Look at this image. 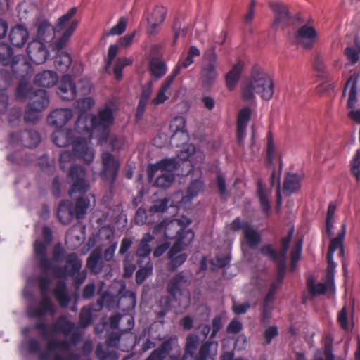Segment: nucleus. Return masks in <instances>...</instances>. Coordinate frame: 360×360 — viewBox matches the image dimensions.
<instances>
[{"mask_svg":"<svg viewBox=\"0 0 360 360\" xmlns=\"http://www.w3.org/2000/svg\"><path fill=\"white\" fill-rule=\"evenodd\" d=\"M34 328L37 330L43 339L46 342V352L40 354L39 360H79V355L68 352L65 356L59 353L55 354L52 357L51 352H68L70 344L68 340H56L55 336L58 333H63L65 336L70 335L75 328V325L64 315L59 316L56 321L48 325L45 322L39 321L35 323Z\"/></svg>","mask_w":360,"mask_h":360,"instance_id":"1","label":"nucleus"},{"mask_svg":"<svg viewBox=\"0 0 360 360\" xmlns=\"http://www.w3.org/2000/svg\"><path fill=\"white\" fill-rule=\"evenodd\" d=\"M274 85L271 76L259 65L252 68L250 79L242 87V98L246 102L254 101L255 94L263 100H270L274 94Z\"/></svg>","mask_w":360,"mask_h":360,"instance_id":"2","label":"nucleus"},{"mask_svg":"<svg viewBox=\"0 0 360 360\" xmlns=\"http://www.w3.org/2000/svg\"><path fill=\"white\" fill-rule=\"evenodd\" d=\"M115 117L113 110L109 105H105L100 109L96 115L91 116V127L86 124V115L82 113L79 115L75 128L79 132H90L98 134V142L100 145L105 143L108 140L110 127L114 124Z\"/></svg>","mask_w":360,"mask_h":360,"instance_id":"3","label":"nucleus"},{"mask_svg":"<svg viewBox=\"0 0 360 360\" xmlns=\"http://www.w3.org/2000/svg\"><path fill=\"white\" fill-rule=\"evenodd\" d=\"M86 169L78 165H72L68 174V181L71 184L69 194L72 196L75 193L84 195L89 188V183L86 179ZM90 207V198L88 196H81L76 201L75 217L77 219H82Z\"/></svg>","mask_w":360,"mask_h":360,"instance_id":"4","label":"nucleus"},{"mask_svg":"<svg viewBox=\"0 0 360 360\" xmlns=\"http://www.w3.org/2000/svg\"><path fill=\"white\" fill-rule=\"evenodd\" d=\"M52 269H51L47 273H43L44 276H41L39 280V285L42 295V299L40 301L38 306L30 305L27 309V315L30 318H41L46 314H49L53 316L56 314V307L52 302L50 297L48 295V290L49 288L51 281L46 275L51 270H53L56 277L60 278L62 274V269L52 264Z\"/></svg>","mask_w":360,"mask_h":360,"instance_id":"5","label":"nucleus"},{"mask_svg":"<svg viewBox=\"0 0 360 360\" xmlns=\"http://www.w3.org/2000/svg\"><path fill=\"white\" fill-rule=\"evenodd\" d=\"M191 223V221L182 216L180 219L170 220L165 224L162 221L158 227V230L164 229L165 236L168 239H176L174 244H183L189 245L193 241L195 234L192 229H187L186 226Z\"/></svg>","mask_w":360,"mask_h":360,"instance_id":"6","label":"nucleus"},{"mask_svg":"<svg viewBox=\"0 0 360 360\" xmlns=\"http://www.w3.org/2000/svg\"><path fill=\"white\" fill-rule=\"evenodd\" d=\"M199 345L200 338L197 335L189 334L187 336L185 352L182 356L184 360H214L218 343L215 341H207L200 346L198 354H196Z\"/></svg>","mask_w":360,"mask_h":360,"instance_id":"7","label":"nucleus"},{"mask_svg":"<svg viewBox=\"0 0 360 360\" xmlns=\"http://www.w3.org/2000/svg\"><path fill=\"white\" fill-rule=\"evenodd\" d=\"M190 272L181 271L174 275L167 282L166 291L169 296L162 297L160 300L161 306L168 311L171 307V299L178 301L191 283Z\"/></svg>","mask_w":360,"mask_h":360,"instance_id":"8","label":"nucleus"},{"mask_svg":"<svg viewBox=\"0 0 360 360\" xmlns=\"http://www.w3.org/2000/svg\"><path fill=\"white\" fill-rule=\"evenodd\" d=\"M77 12V7L71 8L65 14L58 18L55 29L48 20H38L35 23L37 27V39L35 40L44 43L51 41L53 39L55 32L63 30Z\"/></svg>","mask_w":360,"mask_h":360,"instance_id":"9","label":"nucleus"},{"mask_svg":"<svg viewBox=\"0 0 360 360\" xmlns=\"http://www.w3.org/2000/svg\"><path fill=\"white\" fill-rule=\"evenodd\" d=\"M94 150L88 145L85 138H79L73 145V152L64 150L60 155V167L63 171L67 169V163L72 162L75 158L83 160L86 163L93 162Z\"/></svg>","mask_w":360,"mask_h":360,"instance_id":"10","label":"nucleus"},{"mask_svg":"<svg viewBox=\"0 0 360 360\" xmlns=\"http://www.w3.org/2000/svg\"><path fill=\"white\" fill-rule=\"evenodd\" d=\"M44 241L36 240L34 243V257L39 270L47 273L52 269V259L47 257V248L52 240V231L48 226L42 229Z\"/></svg>","mask_w":360,"mask_h":360,"instance_id":"11","label":"nucleus"},{"mask_svg":"<svg viewBox=\"0 0 360 360\" xmlns=\"http://www.w3.org/2000/svg\"><path fill=\"white\" fill-rule=\"evenodd\" d=\"M91 86L88 80L81 79L78 83V92L85 96L90 93ZM58 94L63 100L72 101L77 95V87L73 78L70 75H65L62 77L58 89Z\"/></svg>","mask_w":360,"mask_h":360,"instance_id":"12","label":"nucleus"},{"mask_svg":"<svg viewBox=\"0 0 360 360\" xmlns=\"http://www.w3.org/2000/svg\"><path fill=\"white\" fill-rule=\"evenodd\" d=\"M102 169L100 172L101 178L112 186L115 182L120 168L118 159L109 152H104L101 155Z\"/></svg>","mask_w":360,"mask_h":360,"instance_id":"13","label":"nucleus"},{"mask_svg":"<svg viewBox=\"0 0 360 360\" xmlns=\"http://www.w3.org/2000/svg\"><path fill=\"white\" fill-rule=\"evenodd\" d=\"M230 228L234 231H243V240L250 248H255L261 241L260 234L249 222L242 221L239 217L232 221Z\"/></svg>","mask_w":360,"mask_h":360,"instance_id":"14","label":"nucleus"},{"mask_svg":"<svg viewBox=\"0 0 360 360\" xmlns=\"http://www.w3.org/2000/svg\"><path fill=\"white\" fill-rule=\"evenodd\" d=\"M318 39V32L314 27L305 24L299 27L294 33V42L304 49L314 48Z\"/></svg>","mask_w":360,"mask_h":360,"instance_id":"15","label":"nucleus"},{"mask_svg":"<svg viewBox=\"0 0 360 360\" xmlns=\"http://www.w3.org/2000/svg\"><path fill=\"white\" fill-rule=\"evenodd\" d=\"M346 229H347L346 224L343 223L341 226V230L338 233L337 237L331 239V240H330V245L328 247V251L327 253L328 266H327L326 272L335 273L337 264H335V262L333 260V255H334L335 252L337 250H339V256L340 257H344L345 250H344L343 242H344L345 234H346Z\"/></svg>","mask_w":360,"mask_h":360,"instance_id":"16","label":"nucleus"},{"mask_svg":"<svg viewBox=\"0 0 360 360\" xmlns=\"http://www.w3.org/2000/svg\"><path fill=\"white\" fill-rule=\"evenodd\" d=\"M269 6L274 15L271 25L274 30H282L290 26L292 16L285 4L281 2H271Z\"/></svg>","mask_w":360,"mask_h":360,"instance_id":"17","label":"nucleus"},{"mask_svg":"<svg viewBox=\"0 0 360 360\" xmlns=\"http://www.w3.org/2000/svg\"><path fill=\"white\" fill-rule=\"evenodd\" d=\"M169 129L172 132L170 138L172 146L179 147L188 141V134L186 130V120L184 117H175L171 121Z\"/></svg>","mask_w":360,"mask_h":360,"instance_id":"18","label":"nucleus"},{"mask_svg":"<svg viewBox=\"0 0 360 360\" xmlns=\"http://www.w3.org/2000/svg\"><path fill=\"white\" fill-rule=\"evenodd\" d=\"M41 141L39 134L34 130H25L19 134L11 133L8 137V142L11 146L20 143L25 148H34L38 146Z\"/></svg>","mask_w":360,"mask_h":360,"instance_id":"19","label":"nucleus"},{"mask_svg":"<svg viewBox=\"0 0 360 360\" xmlns=\"http://www.w3.org/2000/svg\"><path fill=\"white\" fill-rule=\"evenodd\" d=\"M178 347L177 337L172 335L164 340L145 360H165L170 353Z\"/></svg>","mask_w":360,"mask_h":360,"instance_id":"20","label":"nucleus"},{"mask_svg":"<svg viewBox=\"0 0 360 360\" xmlns=\"http://www.w3.org/2000/svg\"><path fill=\"white\" fill-rule=\"evenodd\" d=\"M27 53L32 63L37 65L44 63L49 56L44 42L34 39L28 44Z\"/></svg>","mask_w":360,"mask_h":360,"instance_id":"21","label":"nucleus"},{"mask_svg":"<svg viewBox=\"0 0 360 360\" xmlns=\"http://www.w3.org/2000/svg\"><path fill=\"white\" fill-rule=\"evenodd\" d=\"M179 166L176 158H165L155 164L150 165L147 169L148 178L152 181L157 172H169L174 174Z\"/></svg>","mask_w":360,"mask_h":360,"instance_id":"22","label":"nucleus"},{"mask_svg":"<svg viewBox=\"0 0 360 360\" xmlns=\"http://www.w3.org/2000/svg\"><path fill=\"white\" fill-rule=\"evenodd\" d=\"M29 103L30 110L34 111H43L49 104V98L47 91L44 89H37L28 92Z\"/></svg>","mask_w":360,"mask_h":360,"instance_id":"23","label":"nucleus"},{"mask_svg":"<svg viewBox=\"0 0 360 360\" xmlns=\"http://www.w3.org/2000/svg\"><path fill=\"white\" fill-rule=\"evenodd\" d=\"M72 116L73 113L70 109H56L47 117V122L52 127L58 129L63 128L72 119Z\"/></svg>","mask_w":360,"mask_h":360,"instance_id":"24","label":"nucleus"},{"mask_svg":"<svg viewBox=\"0 0 360 360\" xmlns=\"http://www.w3.org/2000/svg\"><path fill=\"white\" fill-rule=\"evenodd\" d=\"M251 109L250 107H244L239 112L236 122V134L238 142L240 145L243 143L246 136V129L251 119Z\"/></svg>","mask_w":360,"mask_h":360,"instance_id":"25","label":"nucleus"},{"mask_svg":"<svg viewBox=\"0 0 360 360\" xmlns=\"http://www.w3.org/2000/svg\"><path fill=\"white\" fill-rule=\"evenodd\" d=\"M187 245L183 244H174L167 252L168 259L170 260L168 264V270L174 271L181 265H182L187 259V255L179 253Z\"/></svg>","mask_w":360,"mask_h":360,"instance_id":"26","label":"nucleus"},{"mask_svg":"<svg viewBox=\"0 0 360 360\" xmlns=\"http://www.w3.org/2000/svg\"><path fill=\"white\" fill-rule=\"evenodd\" d=\"M200 56V51L197 46H190L186 56L184 58H181L178 61L169 76L174 79L176 77L180 74L182 68H188L194 63L193 58Z\"/></svg>","mask_w":360,"mask_h":360,"instance_id":"27","label":"nucleus"},{"mask_svg":"<svg viewBox=\"0 0 360 360\" xmlns=\"http://www.w3.org/2000/svg\"><path fill=\"white\" fill-rule=\"evenodd\" d=\"M79 137L74 139V131L71 129L68 128H59L56 129L52 134V139L53 143L58 147H66L74 143L79 139Z\"/></svg>","mask_w":360,"mask_h":360,"instance_id":"28","label":"nucleus"},{"mask_svg":"<svg viewBox=\"0 0 360 360\" xmlns=\"http://www.w3.org/2000/svg\"><path fill=\"white\" fill-rule=\"evenodd\" d=\"M57 215L63 224H69L75 217L73 203L69 200H63L58 205Z\"/></svg>","mask_w":360,"mask_h":360,"instance_id":"29","label":"nucleus"},{"mask_svg":"<svg viewBox=\"0 0 360 360\" xmlns=\"http://www.w3.org/2000/svg\"><path fill=\"white\" fill-rule=\"evenodd\" d=\"M78 24L79 20L73 19V18L69 21L68 23V26L62 35L53 42V50L57 51V53L61 52L60 50L66 46L68 41L77 27Z\"/></svg>","mask_w":360,"mask_h":360,"instance_id":"30","label":"nucleus"},{"mask_svg":"<svg viewBox=\"0 0 360 360\" xmlns=\"http://www.w3.org/2000/svg\"><path fill=\"white\" fill-rule=\"evenodd\" d=\"M29 38V32L22 25H16L9 33L11 43L17 47H22L25 44Z\"/></svg>","mask_w":360,"mask_h":360,"instance_id":"31","label":"nucleus"},{"mask_svg":"<svg viewBox=\"0 0 360 360\" xmlns=\"http://www.w3.org/2000/svg\"><path fill=\"white\" fill-rule=\"evenodd\" d=\"M58 81V76L56 72L53 70H44L37 74L34 79L35 84L46 88L53 86Z\"/></svg>","mask_w":360,"mask_h":360,"instance_id":"32","label":"nucleus"},{"mask_svg":"<svg viewBox=\"0 0 360 360\" xmlns=\"http://www.w3.org/2000/svg\"><path fill=\"white\" fill-rule=\"evenodd\" d=\"M82 266V261L78 257L77 253L72 252L68 254L65 257V263L64 270L66 275L74 276L81 270Z\"/></svg>","mask_w":360,"mask_h":360,"instance_id":"33","label":"nucleus"},{"mask_svg":"<svg viewBox=\"0 0 360 360\" xmlns=\"http://www.w3.org/2000/svg\"><path fill=\"white\" fill-rule=\"evenodd\" d=\"M174 79L170 76H168L165 82L162 84L159 89L155 97L150 101V105L153 106H158L164 103L169 99V96L167 95V91L169 90L170 86L174 82Z\"/></svg>","mask_w":360,"mask_h":360,"instance_id":"34","label":"nucleus"},{"mask_svg":"<svg viewBox=\"0 0 360 360\" xmlns=\"http://www.w3.org/2000/svg\"><path fill=\"white\" fill-rule=\"evenodd\" d=\"M203 184L200 180L193 181L188 186L186 194L182 197L180 202L183 206H187L191 204L193 198L196 197L202 189Z\"/></svg>","mask_w":360,"mask_h":360,"instance_id":"35","label":"nucleus"},{"mask_svg":"<svg viewBox=\"0 0 360 360\" xmlns=\"http://www.w3.org/2000/svg\"><path fill=\"white\" fill-rule=\"evenodd\" d=\"M301 187V177L296 174H288L283 183V191L286 195H291Z\"/></svg>","mask_w":360,"mask_h":360,"instance_id":"36","label":"nucleus"},{"mask_svg":"<svg viewBox=\"0 0 360 360\" xmlns=\"http://www.w3.org/2000/svg\"><path fill=\"white\" fill-rule=\"evenodd\" d=\"M243 64L241 62H238L235 64L232 69L226 75V83L227 88L230 91H233L240 78Z\"/></svg>","mask_w":360,"mask_h":360,"instance_id":"37","label":"nucleus"},{"mask_svg":"<svg viewBox=\"0 0 360 360\" xmlns=\"http://www.w3.org/2000/svg\"><path fill=\"white\" fill-rule=\"evenodd\" d=\"M53 63L56 68L60 72H66L72 63V57L70 54L66 51L57 53L54 57Z\"/></svg>","mask_w":360,"mask_h":360,"instance_id":"38","label":"nucleus"},{"mask_svg":"<svg viewBox=\"0 0 360 360\" xmlns=\"http://www.w3.org/2000/svg\"><path fill=\"white\" fill-rule=\"evenodd\" d=\"M154 240V236L150 233H145L141 239L136 252L137 257L140 258H148L151 252L150 243Z\"/></svg>","mask_w":360,"mask_h":360,"instance_id":"39","label":"nucleus"},{"mask_svg":"<svg viewBox=\"0 0 360 360\" xmlns=\"http://www.w3.org/2000/svg\"><path fill=\"white\" fill-rule=\"evenodd\" d=\"M13 49L6 43H0V63L4 66L11 65L14 71L15 64Z\"/></svg>","mask_w":360,"mask_h":360,"instance_id":"40","label":"nucleus"},{"mask_svg":"<svg viewBox=\"0 0 360 360\" xmlns=\"http://www.w3.org/2000/svg\"><path fill=\"white\" fill-rule=\"evenodd\" d=\"M53 294L61 307H67L70 302L66 283L59 282L53 290Z\"/></svg>","mask_w":360,"mask_h":360,"instance_id":"41","label":"nucleus"},{"mask_svg":"<svg viewBox=\"0 0 360 360\" xmlns=\"http://www.w3.org/2000/svg\"><path fill=\"white\" fill-rule=\"evenodd\" d=\"M86 266L89 269L91 274H100L103 267V262L102 261L100 252H92L88 257L86 260Z\"/></svg>","mask_w":360,"mask_h":360,"instance_id":"42","label":"nucleus"},{"mask_svg":"<svg viewBox=\"0 0 360 360\" xmlns=\"http://www.w3.org/2000/svg\"><path fill=\"white\" fill-rule=\"evenodd\" d=\"M136 306V295L133 292H127L117 301V307L123 311L133 309Z\"/></svg>","mask_w":360,"mask_h":360,"instance_id":"43","label":"nucleus"},{"mask_svg":"<svg viewBox=\"0 0 360 360\" xmlns=\"http://www.w3.org/2000/svg\"><path fill=\"white\" fill-rule=\"evenodd\" d=\"M196 155L201 160L204 159V154L200 150H197L193 144H186L183 147V150L179 152L178 157L183 160H191L193 155Z\"/></svg>","mask_w":360,"mask_h":360,"instance_id":"44","label":"nucleus"},{"mask_svg":"<svg viewBox=\"0 0 360 360\" xmlns=\"http://www.w3.org/2000/svg\"><path fill=\"white\" fill-rule=\"evenodd\" d=\"M357 80H358V76H351L348 81L346 83L345 88L343 91V93H345L346 88L348 86V85L351 83V87L349 92V98L347 101V108H352L354 105L356 104L357 101V89H356V85H357Z\"/></svg>","mask_w":360,"mask_h":360,"instance_id":"45","label":"nucleus"},{"mask_svg":"<svg viewBox=\"0 0 360 360\" xmlns=\"http://www.w3.org/2000/svg\"><path fill=\"white\" fill-rule=\"evenodd\" d=\"M150 71L151 74L160 79L167 72V66L165 62L159 59H153L150 63Z\"/></svg>","mask_w":360,"mask_h":360,"instance_id":"46","label":"nucleus"},{"mask_svg":"<svg viewBox=\"0 0 360 360\" xmlns=\"http://www.w3.org/2000/svg\"><path fill=\"white\" fill-rule=\"evenodd\" d=\"M117 301L118 300L115 295L105 292L102 297L98 300L97 304L99 305L100 309L105 307L108 310H111L117 307Z\"/></svg>","mask_w":360,"mask_h":360,"instance_id":"47","label":"nucleus"},{"mask_svg":"<svg viewBox=\"0 0 360 360\" xmlns=\"http://www.w3.org/2000/svg\"><path fill=\"white\" fill-rule=\"evenodd\" d=\"M134 221L136 224L143 225L145 224H152L155 222V219L149 212L148 213L146 209L139 207L135 214Z\"/></svg>","mask_w":360,"mask_h":360,"instance_id":"48","label":"nucleus"},{"mask_svg":"<svg viewBox=\"0 0 360 360\" xmlns=\"http://www.w3.org/2000/svg\"><path fill=\"white\" fill-rule=\"evenodd\" d=\"M96 354L99 360H117L118 356L117 353L114 350H108V348L106 347L101 343H99L96 346Z\"/></svg>","mask_w":360,"mask_h":360,"instance_id":"49","label":"nucleus"},{"mask_svg":"<svg viewBox=\"0 0 360 360\" xmlns=\"http://www.w3.org/2000/svg\"><path fill=\"white\" fill-rule=\"evenodd\" d=\"M169 200L167 198H162L156 200L153 205L149 209V212L153 214L155 219L159 218V215L165 212L168 209Z\"/></svg>","mask_w":360,"mask_h":360,"instance_id":"50","label":"nucleus"},{"mask_svg":"<svg viewBox=\"0 0 360 360\" xmlns=\"http://www.w3.org/2000/svg\"><path fill=\"white\" fill-rule=\"evenodd\" d=\"M217 76L216 65L205 64L202 70V82L211 84Z\"/></svg>","mask_w":360,"mask_h":360,"instance_id":"51","label":"nucleus"},{"mask_svg":"<svg viewBox=\"0 0 360 360\" xmlns=\"http://www.w3.org/2000/svg\"><path fill=\"white\" fill-rule=\"evenodd\" d=\"M307 286L309 292L312 296L318 295H324L328 290L327 285L323 283H315L313 278H308L307 281Z\"/></svg>","mask_w":360,"mask_h":360,"instance_id":"52","label":"nucleus"},{"mask_svg":"<svg viewBox=\"0 0 360 360\" xmlns=\"http://www.w3.org/2000/svg\"><path fill=\"white\" fill-rule=\"evenodd\" d=\"M22 347H24L29 354H38V359H39L40 354L45 352H41V346L39 342L34 338H31L22 342Z\"/></svg>","mask_w":360,"mask_h":360,"instance_id":"53","label":"nucleus"},{"mask_svg":"<svg viewBox=\"0 0 360 360\" xmlns=\"http://www.w3.org/2000/svg\"><path fill=\"white\" fill-rule=\"evenodd\" d=\"M174 180V174L169 172H160L155 181L157 187L166 188L170 186Z\"/></svg>","mask_w":360,"mask_h":360,"instance_id":"54","label":"nucleus"},{"mask_svg":"<svg viewBox=\"0 0 360 360\" xmlns=\"http://www.w3.org/2000/svg\"><path fill=\"white\" fill-rule=\"evenodd\" d=\"M294 233L293 229L288 232V235L281 240V249L279 252V259L286 260V255Z\"/></svg>","mask_w":360,"mask_h":360,"instance_id":"55","label":"nucleus"},{"mask_svg":"<svg viewBox=\"0 0 360 360\" xmlns=\"http://www.w3.org/2000/svg\"><path fill=\"white\" fill-rule=\"evenodd\" d=\"M257 195H258V198L259 200V202H260V205L262 209V211L265 214H269L270 212L271 206L269 204L268 196L266 195L261 184H258Z\"/></svg>","mask_w":360,"mask_h":360,"instance_id":"56","label":"nucleus"},{"mask_svg":"<svg viewBox=\"0 0 360 360\" xmlns=\"http://www.w3.org/2000/svg\"><path fill=\"white\" fill-rule=\"evenodd\" d=\"M345 54L352 65L355 64L360 58V44L347 47L345 50Z\"/></svg>","mask_w":360,"mask_h":360,"instance_id":"57","label":"nucleus"},{"mask_svg":"<svg viewBox=\"0 0 360 360\" xmlns=\"http://www.w3.org/2000/svg\"><path fill=\"white\" fill-rule=\"evenodd\" d=\"M350 170L356 181L359 182L360 181V149L356 150L350 162Z\"/></svg>","mask_w":360,"mask_h":360,"instance_id":"58","label":"nucleus"},{"mask_svg":"<svg viewBox=\"0 0 360 360\" xmlns=\"http://www.w3.org/2000/svg\"><path fill=\"white\" fill-rule=\"evenodd\" d=\"M302 248V241L299 240L296 242L291 250V270L293 271L297 263L300 259Z\"/></svg>","mask_w":360,"mask_h":360,"instance_id":"59","label":"nucleus"},{"mask_svg":"<svg viewBox=\"0 0 360 360\" xmlns=\"http://www.w3.org/2000/svg\"><path fill=\"white\" fill-rule=\"evenodd\" d=\"M109 143L112 150H120L124 148L126 140L122 136L112 134L108 136Z\"/></svg>","mask_w":360,"mask_h":360,"instance_id":"60","label":"nucleus"},{"mask_svg":"<svg viewBox=\"0 0 360 360\" xmlns=\"http://www.w3.org/2000/svg\"><path fill=\"white\" fill-rule=\"evenodd\" d=\"M79 323L82 327H86L92 323V313L90 309L83 307L79 316Z\"/></svg>","mask_w":360,"mask_h":360,"instance_id":"61","label":"nucleus"},{"mask_svg":"<svg viewBox=\"0 0 360 360\" xmlns=\"http://www.w3.org/2000/svg\"><path fill=\"white\" fill-rule=\"evenodd\" d=\"M127 20L124 18H120L116 25H115L107 33L110 35H120L127 28Z\"/></svg>","mask_w":360,"mask_h":360,"instance_id":"62","label":"nucleus"},{"mask_svg":"<svg viewBox=\"0 0 360 360\" xmlns=\"http://www.w3.org/2000/svg\"><path fill=\"white\" fill-rule=\"evenodd\" d=\"M95 104L94 100L91 97H85L77 101V108L82 112H86L91 110Z\"/></svg>","mask_w":360,"mask_h":360,"instance_id":"63","label":"nucleus"},{"mask_svg":"<svg viewBox=\"0 0 360 360\" xmlns=\"http://www.w3.org/2000/svg\"><path fill=\"white\" fill-rule=\"evenodd\" d=\"M167 13L166 8L162 6H156L148 18H153L154 20L162 22Z\"/></svg>","mask_w":360,"mask_h":360,"instance_id":"64","label":"nucleus"}]
</instances>
